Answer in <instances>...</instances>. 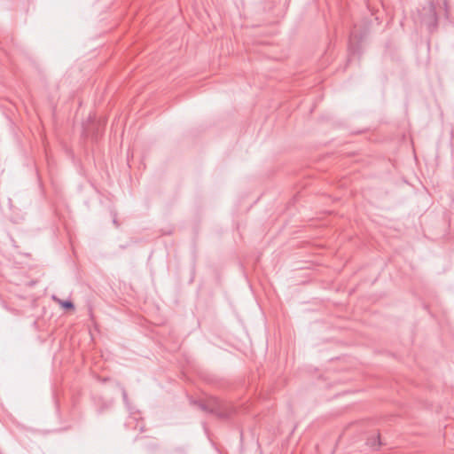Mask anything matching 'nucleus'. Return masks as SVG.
Wrapping results in <instances>:
<instances>
[{
  "instance_id": "nucleus-1",
  "label": "nucleus",
  "mask_w": 454,
  "mask_h": 454,
  "mask_svg": "<svg viewBox=\"0 0 454 454\" xmlns=\"http://www.w3.org/2000/svg\"><path fill=\"white\" fill-rule=\"evenodd\" d=\"M54 300L65 309L72 310L74 309V304L70 301H62L57 298H54Z\"/></svg>"
}]
</instances>
